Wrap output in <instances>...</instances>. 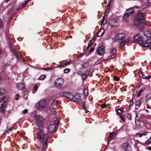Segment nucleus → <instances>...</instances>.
Masks as SVG:
<instances>
[{"label":"nucleus","mask_w":151,"mask_h":151,"mask_svg":"<svg viewBox=\"0 0 151 151\" xmlns=\"http://www.w3.org/2000/svg\"><path fill=\"white\" fill-rule=\"evenodd\" d=\"M37 135L38 139L41 142L43 143L42 147L44 146V145H45L47 142V139L48 138V134H44L42 129L39 128L38 130Z\"/></svg>","instance_id":"f257e3e1"},{"label":"nucleus","mask_w":151,"mask_h":151,"mask_svg":"<svg viewBox=\"0 0 151 151\" xmlns=\"http://www.w3.org/2000/svg\"><path fill=\"white\" fill-rule=\"evenodd\" d=\"M146 16L144 13L138 11L135 19V23L137 24L143 23L146 18Z\"/></svg>","instance_id":"f03ea898"},{"label":"nucleus","mask_w":151,"mask_h":151,"mask_svg":"<svg viewBox=\"0 0 151 151\" xmlns=\"http://www.w3.org/2000/svg\"><path fill=\"white\" fill-rule=\"evenodd\" d=\"M134 11L132 8H129L126 10L123 17V20L124 22H127L129 20V16L132 14Z\"/></svg>","instance_id":"7ed1b4c3"},{"label":"nucleus","mask_w":151,"mask_h":151,"mask_svg":"<svg viewBox=\"0 0 151 151\" xmlns=\"http://www.w3.org/2000/svg\"><path fill=\"white\" fill-rule=\"evenodd\" d=\"M132 39L133 40H132V41H133L134 42H139L140 45L145 47H147L149 49L151 50V43L150 44V45H148L146 42L143 41L142 39V38H132Z\"/></svg>","instance_id":"20e7f679"},{"label":"nucleus","mask_w":151,"mask_h":151,"mask_svg":"<svg viewBox=\"0 0 151 151\" xmlns=\"http://www.w3.org/2000/svg\"><path fill=\"white\" fill-rule=\"evenodd\" d=\"M59 121V119H57L54 123L51 124L49 126L48 129L50 133H51L53 132H55L56 131L55 127L56 126L58 125Z\"/></svg>","instance_id":"39448f33"},{"label":"nucleus","mask_w":151,"mask_h":151,"mask_svg":"<svg viewBox=\"0 0 151 151\" xmlns=\"http://www.w3.org/2000/svg\"><path fill=\"white\" fill-rule=\"evenodd\" d=\"M34 119L37 121L38 127L39 128L42 127L43 124V119L38 115L35 116H34Z\"/></svg>","instance_id":"423d86ee"},{"label":"nucleus","mask_w":151,"mask_h":151,"mask_svg":"<svg viewBox=\"0 0 151 151\" xmlns=\"http://www.w3.org/2000/svg\"><path fill=\"white\" fill-rule=\"evenodd\" d=\"M46 104L45 100H42L37 103L36 105L37 109H39L44 108Z\"/></svg>","instance_id":"0eeeda50"},{"label":"nucleus","mask_w":151,"mask_h":151,"mask_svg":"<svg viewBox=\"0 0 151 151\" xmlns=\"http://www.w3.org/2000/svg\"><path fill=\"white\" fill-rule=\"evenodd\" d=\"M64 83V81L62 78H58L54 82L55 85L58 86H62Z\"/></svg>","instance_id":"6e6552de"},{"label":"nucleus","mask_w":151,"mask_h":151,"mask_svg":"<svg viewBox=\"0 0 151 151\" xmlns=\"http://www.w3.org/2000/svg\"><path fill=\"white\" fill-rule=\"evenodd\" d=\"M97 53L100 55H104L105 52V49L104 47H99L96 51Z\"/></svg>","instance_id":"1a4fd4ad"},{"label":"nucleus","mask_w":151,"mask_h":151,"mask_svg":"<svg viewBox=\"0 0 151 151\" xmlns=\"http://www.w3.org/2000/svg\"><path fill=\"white\" fill-rule=\"evenodd\" d=\"M116 52V50L115 48H112L111 49L110 53L111 55L109 57V59H113L115 57Z\"/></svg>","instance_id":"9d476101"},{"label":"nucleus","mask_w":151,"mask_h":151,"mask_svg":"<svg viewBox=\"0 0 151 151\" xmlns=\"http://www.w3.org/2000/svg\"><path fill=\"white\" fill-rule=\"evenodd\" d=\"M122 148L125 151H131L130 146L127 142L123 144Z\"/></svg>","instance_id":"9b49d317"},{"label":"nucleus","mask_w":151,"mask_h":151,"mask_svg":"<svg viewBox=\"0 0 151 151\" xmlns=\"http://www.w3.org/2000/svg\"><path fill=\"white\" fill-rule=\"evenodd\" d=\"M121 42L119 44L120 47L123 46L127 44L129 41V38H121Z\"/></svg>","instance_id":"f8f14e48"},{"label":"nucleus","mask_w":151,"mask_h":151,"mask_svg":"<svg viewBox=\"0 0 151 151\" xmlns=\"http://www.w3.org/2000/svg\"><path fill=\"white\" fill-rule=\"evenodd\" d=\"M17 86L19 90H22L24 87L25 85L23 83H19L17 84Z\"/></svg>","instance_id":"ddd939ff"},{"label":"nucleus","mask_w":151,"mask_h":151,"mask_svg":"<svg viewBox=\"0 0 151 151\" xmlns=\"http://www.w3.org/2000/svg\"><path fill=\"white\" fill-rule=\"evenodd\" d=\"M109 23L111 26H114L116 24V22L114 19H110L109 21Z\"/></svg>","instance_id":"4468645a"},{"label":"nucleus","mask_w":151,"mask_h":151,"mask_svg":"<svg viewBox=\"0 0 151 151\" xmlns=\"http://www.w3.org/2000/svg\"><path fill=\"white\" fill-rule=\"evenodd\" d=\"M125 35L123 33L118 34L115 35V38H125Z\"/></svg>","instance_id":"2eb2a0df"},{"label":"nucleus","mask_w":151,"mask_h":151,"mask_svg":"<svg viewBox=\"0 0 151 151\" xmlns=\"http://www.w3.org/2000/svg\"><path fill=\"white\" fill-rule=\"evenodd\" d=\"M12 52L17 58H20V57L21 56V54L19 52H17L14 49H13Z\"/></svg>","instance_id":"dca6fc26"},{"label":"nucleus","mask_w":151,"mask_h":151,"mask_svg":"<svg viewBox=\"0 0 151 151\" xmlns=\"http://www.w3.org/2000/svg\"><path fill=\"white\" fill-rule=\"evenodd\" d=\"M104 29H101L97 33V36L98 37H100L102 36L104 34Z\"/></svg>","instance_id":"f3484780"},{"label":"nucleus","mask_w":151,"mask_h":151,"mask_svg":"<svg viewBox=\"0 0 151 151\" xmlns=\"http://www.w3.org/2000/svg\"><path fill=\"white\" fill-rule=\"evenodd\" d=\"M89 63L88 62H86L83 63L82 65L81 69H85L88 67Z\"/></svg>","instance_id":"a211bd4d"},{"label":"nucleus","mask_w":151,"mask_h":151,"mask_svg":"<svg viewBox=\"0 0 151 151\" xmlns=\"http://www.w3.org/2000/svg\"><path fill=\"white\" fill-rule=\"evenodd\" d=\"M144 34L145 36L147 38H151V33H150L149 31H145Z\"/></svg>","instance_id":"6ab92c4d"},{"label":"nucleus","mask_w":151,"mask_h":151,"mask_svg":"<svg viewBox=\"0 0 151 151\" xmlns=\"http://www.w3.org/2000/svg\"><path fill=\"white\" fill-rule=\"evenodd\" d=\"M65 97L71 100L73 99V95L71 93H68L67 92Z\"/></svg>","instance_id":"aec40b11"},{"label":"nucleus","mask_w":151,"mask_h":151,"mask_svg":"<svg viewBox=\"0 0 151 151\" xmlns=\"http://www.w3.org/2000/svg\"><path fill=\"white\" fill-rule=\"evenodd\" d=\"M77 104H79L81 105H83L84 107V103L82 100L78 99L77 101H75Z\"/></svg>","instance_id":"412c9836"},{"label":"nucleus","mask_w":151,"mask_h":151,"mask_svg":"<svg viewBox=\"0 0 151 151\" xmlns=\"http://www.w3.org/2000/svg\"><path fill=\"white\" fill-rule=\"evenodd\" d=\"M93 70V69L92 68H88L87 70L86 73L87 75H89L92 73Z\"/></svg>","instance_id":"4be33fe9"},{"label":"nucleus","mask_w":151,"mask_h":151,"mask_svg":"<svg viewBox=\"0 0 151 151\" xmlns=\"http://www.w3.org/2000/svg\"><path fill=\"white\" fill-rule=\"evenodd\" d=\"M94 38H92V39L90 40V41L89 42L88 44V46L87 48V50H88V49L91 46V45L94 42Z\"/></svg>","instance_id":"5701e85b"},{"label":"nucleus","mask_w":151,"mask_h":151,"mask_svg":"<svg viewBox=\"0 0 151 151\" xmlns=\"http://www.w3.org/2000/svg\"><path fill=\"white\" fill-rule=\"evenodd\" d=\"M52 106L53 109H55L57 107V103L55 101L53 102L52 103Z\"/></svg>","instance_id":"b1692460"},{"label":"nucleus","mask_w":151,"mask_h":151,"mask_svg":"<svg viewBox=\"0 0 151 151\" xmlns=\"http://www.w3.org/2000/svg\"><path fill=\"white\" fill-rule=\"evenodd\" d=\"M109 137L111 140H112L115 136V133L113 132H111L109 134Z\"/></svg>","instance_id":"393cba45"},{"label":"nucleus","mask_w":151,"mask_h":151,"mask_svg":"<svg viewBox=\"0 0 151 151\" xmlns=\"http://www.w3.org/2000/svg\"><path fill=\"white\" fill-rule=\"evenodd\" d=\"M150 2H148L144 4L142 7V9H143L145 8H146L150 6Z\"/></svg>","instance_id":"a878e982"},{"label":"nucleus","mask_w":151,"mask_h":151,"mask_svg":"<svg viewBox=\"0 0 151 151\" xmlns=\"http://www.w3.org/2000/svg\"><path fill=\"white\" fill-rule=\"evenodd\" d=\"M81 96V95L80 94H77L74 95L73 96V99H78Z\"/></svg>","instance_id":"bb28decb"},{"label":"nucleus","mask_w":151,"mask_h":151,"mask_svg":"<svg viewBox=\"0 0 151 151\" xmlns=\"http://www.w3.org/2000/svg\"><path fill=\"white\" fill-rule=\"evenodd\" d=\"M140 24L138 26V28L139 29H140L142 31H143L144 30V28L142 26V24H144L143 22L141 24Z\"/></svg>","instance_id":"cd10ccee"},{"label":"nucleus","mask_w":151,"mask_h":151,"mask_svg":"<svg viewBox=\"0 0 151 151\" xmlns=\"http://www.w3.org/2000/svg\"><path fill=\"white\" fill-rule=\"evenodd\" d=\"M143 90L142 89H140L138 92L137 96L138 97H139L141 95V94L143 92Z\"/></svg>","instance_id":"c85d7f7f"},{"label":"nucleus","mask_w":151,"mask_h":151,"mask_svg":"<svg viewBox=\"0 0 151 151\" xmlns=\"http://www.w3.org/2000/svg\"><path fill=\"white\" fill-rule=\"evenodd\" d=\"M46 77L45 75H42L39 77V79L40 80H43Z\"/></svg>","instance_id":"c756f323"},{"label":"nucleus","mask_w":151,"mask_h":151,"mask_svg":"<svg viewBox=\"0 0 151 151\" xmlns=\"http://www.w3.org/2000/svg\"><path fill=\"white\" fill-rule=\"evenodd\" d=\"M13 127H10L9 129L6 130L5 132L7 133H9L12 132V130L13 129Z\"/></svg>","instance_id":"7c9ffc66"},{"label":"nucleus","mask_w":151,"mask_h":151,"mask_svg":"<svg viewBox=\"0 0 151 151\" xmlns=\"http://www.w3.org/2000/svg\"><path fill=\"white\" fill-rule=\"evenodd\" d=\"M142 37L140 33H137L134 36L133 38H142Z\"/></svg>","instance_id":"2f4dec72"},{"label":"nucleus","mask_w":151,"mask_h":151,"mask_svg":"<svg viewBox=\"0 0 151 151\" xmlns=\"http://www.w3.org/2000/svg\"><path fill=\"white\" fill-rule=\"evenodd\" d=\"M66 93L67 92H62L60 93L59 96L62 97H65Z\"/></svg>","instance_id":"473e14b6"},{"label":"nucleus","mask_w":151,"mask_h":151,"mask_svg":"<svg viewBox=\"0 0 151 151\" xmlns=\"http://www.w3.org/2000/svg\"><path fill=\"white\" fill-rule=\"evenodd\" d=\"M40 84H35V85L34 86V91H36L37 90L39 86H40Z\"/></svg>","instance_id":"72a5a7b5"},{"label":"nucleus","mask_w":151,"mask_h":151,"mask_svg":"<svg viewBox=\"0 0 151 151\" xmlns=\"http://www.w3.org/2000/svg\"><path fill=\"white\" fill-rule=\"evenodd\" d=\"M141 104V102L139 100L135 102V104L136 106H139Z\"/></svg>","instance_id":"f704fd0d"},{"label":"nucleus","mask_w":151,"mask_h":151,"mask_svg":"<svg viewBox=\"0 0 151 151\" xmlns=\"http://www.w3.org/2000/svg\"><path fill=\"white\" fill-rule=\"evenodd\" d=\"M8 97L6 96H3L1 100V102H6L7 100Z\"/></svg>","instance_id":"c9c22d12"},{"label":"nucleus","mask_w":151,"mask_h":151,"mask_svg":"<svg viewBox=\"0 0 151 151\" xmlns=\"http://www.w3.org/2000/svg\"><path fill=\"white\" fill-rule=\"evenodd\" d=\"M81 76L82 77V79L83 81H84L87 78V76L86 74H82L81 75Z\"/></svg>","instance_id":"e433bc0d"},{"label":"nucleus","mask_w":151,"mask_h":151,"mask_svg":"<svg viewBox=\"0 0 151 151\" xmlns=\"http://www.w3.org/2000/svg\"><path fill=\"white\" fill-rule=\"evenodd\" d=\"M70 69L67 68H65L63 72L65 73H67L70 72Z\"/></svg>","instance_id":"4c0bfd02"},{"label":"nucleus","mask_w":151,"mask_h":151,"mask_svg":"<svg viewBox=\"0 0 151 151\" xmlns=\"http://www.w3.org/2000/svg\"><path fill=\"white\" fill-rule=\"evenodd\" d=\"M123 109L122 108L118 109L117 110V112L119 114H121L122 113V111L123 110Z\"/></svg>","instance_id":"58836bf2"},{"label":"nucleus","mask_w":151,"mask_h":151,"mask_svg":"<svg viewBox=\"0 0 151 151\" xmlns=\"http://www.w3.org/2000/svg\"><path fill=\"white\" fill-rule=\"evenodd\" d=\"M151 142V137L148 139L145 142V144H148L150 143Z\"/></svg>","instance_id":"ea45409f"},{"label":"nucleus","mask_w":151,"mask_h":151,"mask_svg":"<svg viewBox=\"0 0 151 151\" xmlns=\"http://www.w3.org/2000/svg\"><path fill=\"white\" fill-rule=\"evenodd\" d=\"M142 40L144 41L143 40ZM145 41L149 45V44H150L151 42V40L150 39V38H147L146 41Z\"/></svg>","instance_id":"a19ab883"},{"label":"nucleus","mask_w":151,"mask_h":151,"mask_svg":"<svg viewBox=\"0 0 151 151\" xmlns=\"http://www.w3.org/2000/svg\"><path fill=\"white\" fill-rule=\"evenodd\" d=\"M135 123L137 126H139L140 125V122L138 120H135Z\"/></svg>","instance_id":"79ce46f5"},{"label":"nucleus","mask_w":151,"mask_h":151,"mask_svg":"<svg viewBox=\"0 0 151 151\" xmlns=\"http://www.w3.org/2000/svg\"><path fill=\"white\" fill-rule=\"evenodd\" d=\"M2 102V103L1 105V107L4 108L5 106H6V102Z\"/></svg>","instance_id":"37998d69"},{"label":"nucleus","mask_w":151,"mask_h":151,"mask_svg":"<svg viewBox=\"0 0 151 151\" xmlns=\"http://www.w3.org/2000/svg\"><path fill=\"white\" fill-rule=\"evenodd\" d=\"M0 112L1 113H4L5 111V110L4 107H0Z\"/></svg>","instance_id":"c03bdc74"},{"label":"nucleus","mask_w":151,"mask_h":151,"mask_svg":"<svg viewBox=\"0 0 151 151\" xmlns=\"http://www.w3.org/2000/svg\"><path fill=\"white\" fill-rule=\"evenodd\" d=\"M127 117L128 119L129 120H130L131 119V117L130 115L129 114H127Z\"/></svg>","instance_id":"a18cd8bd"},{"label":"nucleus","mask_w":151,"mask_h":151,"mask_svg":"<svg viewBox=\"0 0 151 151\" xmlns=\"http://www.w3.org/2000/svg\"><path fill=\"white\" fill-rule=\"evenodd\" d=\"M137 135H138L139 137H141L143 135H145V134H137Z\"/></svg>","instance_id":"49530a36"},{"label":"nucleus","mask_w":151,"mask_h":151,"mask_svg":"<svg viewBox=\"0 0 151 151\" xmlns=\"http://www.w3.org/2000/svg\"><path fill=\"white\" fill-rule=\"evenodd\" d=\"M106 104L105 103H104V104H102V106H101V107L103 109L105 108L106 107Z\"/></svg>","instance_id":"de8ad7c7"},{"label":"nucleus","mask_w":151,"mask_h":151,"mask_svg":"<svg viewBox=\"0 0 151 151\" xmlns=\"http://www.w3.org/2000/svg\"><path fill=\"white\" fill-rule=\"evenodd\" d=\"M114 79L115 81H119V78L116 76H114Z\"/></svg>","instance_id":"09e8293b"},{"label":"nucleus","mask_w":151,"mask_h":151,"mask_svg":"<svg viewBox=\"0 0 151 151\" xmlns=\"http://www.w3.org/2000/svg\"><path fill=\"white\" fill-rule=\"evenodd\" d=\"M106 23V21H105L104 19H103L101 21V24L103 25L105 24Z\"/></svg>","instance_id":"8fccbe9b"},{"label":"nucleus","mask_w":151,"mask_h":151,"mask_svg":"<svg viewBox=\"0 0 151 151\" xmlns=\"http://www.w3.org/2000/svg\"><path fill=\"white\" fill-rule=\"evenodd\" d=\"M133 103V101L132 100H131L130 101V103L129 105V106L130 107L132 106Z\"/></svg>","instance_id":"3c124183"},{"label":"nucleus","mask_w":151,"mask_h":151,"mask_svg":"<svg viewBox=\"0 0 151 151\" xmlns=\"http://www.w3.org/2000/svg\"><path fill=\"white\" fill-rule=\"evenodd\" d=\"M119 116L120 118V119H121L124 122V118L123 117V116H122L121 115H120Z\"/></svg>","instance_id":"603ef678"},{"label":"nucleus","mask_w":151,"mask_h":151,"mask_svg":"<svg viewBox=\"0 0 151 151\" xmlns=\"http://www.w3.org/2000/svg\"><path fill=\"white\" fill-rule=\"evenodd\" d=\"M94 50V49L93 47H91L89 50L88 51L89 52H91L93 51Z\"/></svg>","instance_id":"864d4df0"},{"label":"nucleus","mask_w":151,"mask_h":151,"mask_svg":"<svg viewBox=\"0 0 151 151\" xmlns=\"http://www.w3.org/2000/svg\"><path fill=\"white\" fill-rule=\"evenodd\" d=\"M87 91L85 89L84 90V93L85 94L86 96H87L88 95V94L87 92Z\"/></svg>","instance_id":"5fc2aeb1"},{"label":"nucleus","mask_w":151,"mask_h":151,"mask_svg":"<svg viewBox=\"0 0 151 151\" xmlns=\"http://www.w3.org/2000/svg\"><path fill=\"white\" fill-rule=\"evenodd\" d=\"M28 112V110L27 109H25L24 110H23L22 111V113L23 114H26Z\"/></svg>","instance_id":"6e6d98bb"},{"label":"nucleus","mask_w":151,"mask_h":151,"mask_svg":"<svg viewBox=\"0 0 151 151\" xmlns=\"http://www.w3.org/2000/svg\"><path fill=\"white\" fill-rule=\"evenodd\" d=\"M71 63L70 61H68V62H66L64 64V65H68L69 64Z\"/></svg>","instance_id":"4d7b16f0"},{"label":"nucleus","mask_w":151,"mask_h":151,"mask_svg":"<svg viewBox=\"0 0 151 151\" xmlns=\"http://www.w3.org/2000/svg\"><path fill=\"white\" fill-rule=\"evenodd\" d=\"M141 74L142 75V78H145L146 76L144 75L143 74L142 72H141Z\"/></svg>","instance_id":"13d9d810"},{"label":"nucleus","mask_w":151,"mask_h":151,"mask_svg":"<svg viewBox=\"0 0 151 151\" xmlns=\"http://www.w3.org/2000/svg\"><path fill=\"white\" fill-rule=\"evenodd\" d=\"M151 77V76L150 75L148 76H147L145 78V79L147 80L149 79Z\"/></svg>","instance_id":"bf43d9fd"},{"label":"nucleus","mask_w":151,"mask_h":151,"mask_svg":"<svg viewBox=\"0 0 151 151\" xmlns=\"http://www.w3.org/2000/svg\"><path fill=\"white\" fill-rule=\"evenodd\" d=\"M109 9H106V12H105V14L106 15L108 14V13H109Z\"/></svg>","instance_id":"052dcab7"},{"label":"nucleus","mask_w":151,"mask_h":151,"mask_svg":"<svg viewBox=\"0 0 151 151\" xmlns=\"http://www.w3.org/2000/svg\"><path fill=\"white\" fill-rule=\"evenodd\" d=\"M2 25V23L1 19L0 18V27H1Z\"/></svg>","instance_id":"680f3d73"},{"label":"nucleus","mask_w":151,"mask_h":151,"mask_svg":"<svg viewBox=\"0 0 151 151\" xmlns=\"http://www.w3.org/2000/svg\"><path fill=\"white\" fill-rule=\"evenodd\" d=\"M29 1H25V4L24 5V6H25L26 5V4L28 3Z\"/></svg>","instance_id":"e2e57ef3"},{"label":"nucleus","mask_w":151,"mask_h":151,"mask_svg":"<svg viewBox=\"0 0 151 151\" xmlns=\"http://www.w3.org/2000/svg\"><path fill=\"white\" fill-rule=\"evenodd\" d=\"M146 106H147V109H150V107L148 104H147Z\"/></svg>","instance_id":"0e129e2a"},{"label":"nucleus","mask_w":151,"mask_h":151,"mask_svg":"<svg viewBox=\"0 0 151 151\" xmlns=\"http://www.w3.org/2000/svg\"><path fill=\"white\" fill-rule=\"evenodd\" d=\"M147 149L150 150H151V147L150 146L148 147Z\"/></svg>","instance_id":"69168bd1"},{"label":"nucleus","mask_w":151,"mask_h":151,"mask_svg":"<svg viewBox=\"0 0 151 151\" xmlns=\"http://www.w3.org/2000/svg\"><path fill=\"white\" fill-rule=\"evenodd\" d=\"M111 0H109V3H108V5L107 6V7H108V5H109L111 3Z\"/></svg>","instance_id":"338daca9"},{"label":"nucleus","mask_w":151,"mask_h":151,"mask_svg":"<svg viewBox=\"0 0 151 151\" xmlns=\"http://www.w3.org/2000/svg\"><path fill=\"white\" fill-rule=\"evenodd\" d=\"M49 69V68H43V69H44V70H48Z\"/></svg>","instance_id":"774afa93"}]
</instances>
